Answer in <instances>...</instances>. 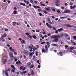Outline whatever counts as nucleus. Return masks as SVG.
Listing matches in <instances>:
<instances>
[{"label": "nucleus", "instance_id": "obj_48", "mask_svg": "<svg viewBox=\"0 0 76 76\" xmlns=\"http://www.w3.org/2000/svg\"><path fill=\"white\" fill-rule=\"evenodd\" d=\"M48 21H51V20L49 18H48Z\"/></svg>", "mask_w": 76, "mask_h": 76}, {"label": "nucleus", "instance_id": "obj_3", "mask_svg": "<svg viewBox=\"0 0 76 76\" xmlns=\"http://www.w3.org/2000/svg\"><path fill=\"white\" fill-rule=\"evenodd\" d=\"M23 53L25 54V55H26V56H28V54H29V51L26 50H24L23 51Z\"/></svg>", "mask_w": 76, "mask_h": 76}, {"label": "nucleus", "instance_id": "obj_45", "mask_svg": "<svg viewBox=\"0 0 76 76\" xmlns=\"http://www.w3.org/2000/svg\"><path fill=\"white\" fill-rule=\"evenodd\" d=\"M73 4H74L73 3L70 2V5H71V6H72V5H73Z\"/></svg>", "mask_w": 76, "mask_h": 76}, {"label": "nucleus", "instance_id": "obj_53", "mask_svg": "<svg viewBox=\"0 0 76 76\" xmlns=\"http://www.w3.org/2000/svg\"><path fill=\"white\" fill-rule=\"evenodd\" d=\"M34 2L35 4H38V3L37 2V1H34Z\"/></svg>", "mask_w": 76, "mask_h": 76}, {"label": "nucleus", "instance_id": "obj_38", "mask_svg": "<svg viewBox=\"0 0 76 76\" xmlns=\"http://www.w3.org/2000/svg\"><path fill=\"white\" fill-rule=\"evenodd\" d=\"M29 34V33H26V35H27V36H28V35Z\"/></svg>", "mask_w": 76, "mask_h": 76}, {"label": "nucleus", "instance_id": "obj_59", "mask_svg": "<svg viewBox=\"0 0 76 76\" xmlns=\"http://www.w3.org/2000/svg\"><path fill=\"white\" fill-rule=\"evenodd\" d=\"M14 10H17L18 9H17V8L16 7H15L14 8Z\"/></svg>", "mask_w": 76, "mask_h": 76}, {"label": "nucleus", "instance_id": "obj_11", "mask_svg": "<svg viewBox=\"0 0 76 76\" xmlns=\"http://www.w3.org/2000/svg\"><path fill=\"white\" fill-rule=\"evenodd\" d=\"M43 12H44L45 14H46V15H48V14H49V13L46 11H45V10H44Z\"/></svg>", "mask_w": 76, "mask_h": 76}, {"label": "nucleus", "instance_id": "obj_6", "mask_svg": "<svg viewBox=\"0 0 76 76\" xmlns=\"http://www.w3.org/2000/svg\"><path fill=\"white\" fill-rule=\"evenodd\" d=\"M66 26H67V27H71V28H72L73 27V25H71L70 24H66Z\"/></svg>", "mask_w": 76, "mask_h": 76}, {"label": "nucleus", "instance_id": "obj_21", "mask_svg": "<svg viewBox=\"0 0 76 76\" xmlns=\"http://www.w3.org/2000/svg\"><path fill=\"white\" fill-rule=\"evenodd\" d=\"M31 73L33 74V75H35V72H34L33 70H32L31 71Z\"/></svg>", "mask_w": 76, "mask_h": 76}, {"label": "nucleus", "instance_id": "obj_19", "mask_svg": "<svg viewBox=\"0 0 76 76\" xmlns=\"http://www.w3.org/2000/svg\"><path fill=\"white\" fill-rule=\"evenodd\" d=\"M12 26H15V24H16V22H12Z\"/></svg>", "mask_w": 76, "mask_h": 76}, {"label": "nucleus", "instance_id": "obj_7", "mask_svg": "<svg viewBox=\"0 0 76 76\" xmlns=\"http://www.w3.org/2000/svg\"><path fill=\"white\" fill-rule=\"evenodd\" d=\"M60 3V1H59V0H57L55 2L56 4H56V6H59L58 4V3Z\"/></svg>", "mask_w": 76, "mask_h": 76}, {"label": "nucleus", "instance_id": "obj_42", "mask_svg": "<svg viewBox=\"0 0 76 76\" xmlns=\"http://www.w3.org/2000/svg\"><path fill=\"white\" fill-rule=\"evenodd\" d=\"M51 34H48V37H50L51 36Z\"/></svg>", "mask_w": 76, "mask_h": 76}, {"label": "nucleus", "instance_id": "obj_27", "mask_svg": "<svg viewBox=\"0 0 76 76\" xmlns=\"http://www.w3.org/2000/svg\"><path fill=\"white\" fill-rule=\"evenodd\" d=\"M58 39H56L54 40L55 42H58Z\"/></svg>", "mask_w": 76, "mask_h": 76}, {"label": "nucleus", "instance_id": "obj_44", "mask_svg": "<svg viewBox=\"0 0 76 76\" xmlns=\"http://www.w3.org/2000/svg\"><path fill=\"white\" fill-rule=\"evenodd\" d=\"M53 46H57V44H53Z\"/></svg>", "mask_w": 76, "mask_h": 76}, {"label": "nucleus", "instance_id": "obj_10", "mask_svg": "<svg viewBox=\"0 0 76 76\" xmlns=\"http://www.w3.org/2000/svg\"><path fill=\"white\" fill-rule=\"evenodd\" d=\"M10 57L11 58H13V53H11L10 54Z\"/></svg>", "mask_w": 76, "mask_h": 76}, {"label": "nucleus", "instance_id": "obj_40", "mask_svg": "<svg viewBox=\"0 0 76 76\" xmlns=\"http://www.w3.org/2000/svg\"><path fill=\"white\" fill-rule=\"evenodd\" d=\"M23 66H21L20 67V70H22V69H23Z\"/></svg>", "mask_w": 76, "mask_h": 76}, {"label": "nucleus", "instance_id": "obj_26", "mask_svg": "<svg viewBox=\"0 0 76 76\" xmlns=\"http://www.w3.org/2000/svg\"><path fill=\"white\" fill-rule=\"evenodd\" d=\"M31 62H29V63L27 64L28 66H31Z\"/></svg>", "mask_w": 76, "mask_h": 76}, {"label": "nucleus", "instance_id": "obj_63", "mask_svg": "<svg viewBox=\"0 0 76 76\" xmlns=\"http://www.w3.org/2000/svg\"><path fill=\"white\" fill-rule=\"evenodd\" d=\"M65 6H67L68 5V4H67V3H65Z\"/></svg>", "mask_w": 76, "mask_h": 76}, {"label": "nucleus", "instance_id": "obj_25", "mask_svg": "<svg viewBox=\"0 0 76 76\" xmlns=\"http://www.w3.org/2000/svg\"><path fill=\"white\" fill-rule=\"evenodd\" d=\"M65 49L66 50L67 48H68V45H65Z\"/></svg>", "mask_w": 76, "mask_h": 76}, {"label": "nucleus", "instance_id": "obj_13", "mask_svg": "<svg viewBox=\"0 0 76 76\" xmlns=\"http://www.w3.org/2000/svg\"><path fill=\"white\" fill-rule=\"evenodd\" d=\"M21 43L23 44H25L26 43V42L25 41V40H23L21 41Z\"/></svg>", "mask_w": 76, "mask_h": 76}, {"label": "nucleus", "instance_id": "obj_9", "mask_svg": "<svg viewBox=\"0 0 76 76\" xmlns=\"http://www.w3.org/2000/svg\"><path fill=\"white\" fill-rule=\"evenodd\" d=\"M45 10H46V11H48H48H50V10H51L50 9V7H49L47 8Z\"/></svg>", "mask_w": 76, "mask_h": 76}, {"label": "nucleus", "instance_id": "obj_18", "mask_svg": "<svg viewBox=\"0 0 76 76\" xmlns=\"http://www.w3.org/2000/svg\"><path fill=\"white\" fill-rule=\"evenodd\" d=\"M30 54L29 55V56H30L31 57H32V56H33V54H32V53H30Z\"/></svg>", "mask_w": 76, "mask_h": 76}, {"label": "nucleus", "instance_id": "obj_31", "mask_svg": "<svg viewBox=\"0 0 76 76\" xmlns=\"http://www.w3.org/2000/svg\"><path fill=\"white\" fill-rule=\"evenodd\" d=\"M37 50V48H34V49H33V51H35V50Z\"/></svg>", "mask_w": 76, "mask_h": 76}, {"label": "nucleus", "instance_id": "obj_32", "mask_svg": "<svg viewBox=\"0 0 76 76\" xmlns=\"http://www.w3.org/2000/svg\"><path fill=\"white\" fill-rule=\"evenodd\" d=\"M15 15H16L17 14V11H15L14 12Z\"/></svg>", "mask_w": 76, "mask_h": 76}, {"label": "nucleus", "instance_id": "obj_58", "mask_svg": "<svg viewBox=\"0 0 76 76\" xmlns=\"http://www.w3.org/2000/svg\"><path fill=\"white\" fill-rule=\"evenodd\" d=\"M60 19H65V17H61L60 18Z\"/></svg>", "mask_w": 76, "mask_h": 76}, {"label": "nucleus", "instance_id": "obj_23", "mask_svg": "<svg viewBox=\"0 0 76 76\" xmlns=\"http://www.w3.org/2000/svg\"><path fill=\"white\" fill-rule=\"evenodd\" d=\"M34 67V65H32L31 66V67L30 68V69H32Z\"/></svg>", "mask_w": 76, "mask_h": 76}, {"label": "nucleus", "instance_id": "obj_49", "mask_svg": "<svg viewBox=\"0 0 76 76\" xmlns=\"http://www.w3.org/2000/svg\"><path fill=\"white\" fill-rule=\"evenodd\" d=\"M12 47H10L9 48V49H10V50L11 51V50L12 49Z\"/></svg>", "mask_w": 76, "mask_h": 76}, {"label": "nucleus", "instance_id": "obj_46", "mask_svg": "<svg viewBox=\"0 0 76 76\" xmlns=\"http://www.w3.org/2000/svg\"><path fill=\"white\" fill-rule=\"evenodd\" d=\"M18 64L19 63V64H21V62H20V61L18 60Z\"/></svg>", "mask_w": 76, "mask_h": 76}, {"label": "nucleus", "instance_id": "obj_2", "mask_svg": "<svg viewBox=\"0 0 76 76\" xmlns=\"http://www.w3.org/2000/svg\"><path fill=\"white\" fill-rule=\"evenodd\" d=\"M11 67H12V68H13L11 70V73H12V72H13V73H15V70H16V69H15V67L13 65H11Z\"/></svg>", "mask_w": 76, "mask_h": 76}, {"label": "nucleus", "instance_id": "obj_20", "mask_svg": "<svg viewBox=\"0 0 76 76\" xmlns=\"http://www.w3.org/2000/svg\"><path fill=\"white\" fill-rule=\"evenodd\" d=\"M58 37H60V36H58V35L53 37V38H54V39H56V38H58Z\"/></svg>", "mask_w": 76, "mask_h": 76}, {"label": "nucleus", "instance_id": "obj_30", "mask_svg": "<svg viewBox=\"0 0 76 76\" xmlns=\"http://www.w3.org/2000/svg\"><path fill=\"white\" fill-rule=\"evenodd\" d=\"M11 51H12V52H13V53L15 52V50H14V49H12L11 50Z\"/></svg>", "mask_w": 76, "mask_h": 76}, {"label": "nucleus", "instance_id": "obj_12", "mask_svg": "<svg viewBox=\"0 0 76 76\" xmlns=\"http://www.w3.org/2000/svg\"><path fill=\"white\" fill-rule=\"evenodd\" d=\"M63 30V29L62 28H61L58 30V31L59 32H60L61 31H62Z\"/></svg>", "mask_w": 76, "mask_h": 76}, {"label": "nucleus", "instance_id": "obj_1", "mask_svg": "<svg viewBox=\"0 0 76 76\" xmlns=\"http://www.w3.org/2000/svg\"><path fill=\"white\" fill-rule=\"evenodd\" d=\"M33 7L35 9H37H37H38V12H43L42 10L41 9V7L38 6L33 5Z\"/></svg>", "mask_w": 76, "mask_h": 76}, {"label": "nucleus", "instance_id": "obj_60", "mask_svg": "<svg viewBox=\"0 0 76 76\" xmlns=\"http://www.w3.org/2000/svg\"><path fill=\"white\" fill-rule=\"evenodd\" d=\"M38 68H39V69L40 67H41V66L39 65H38Z\"/></svg>", "mask_w": 76, "mask_h": 76}, {"label": "nucleus", "instance_id": "obj_50", "mask_svg": "<svg viewBox=\"0 0 76 76\" xmlns=\"http://www.w3.org/2000/svg\"><path fill=\"white\" fill-rule=\"evenodd\" d=\"M52 10L53 11V12H56V11L55 10V9H53Z\"/></svg>", "mask_w": 76, "mask_h": 76}, {"label": "nucleus", "instance_id": "obj_62", "mask_svg": "<svg viewBox=\"0 0 76 76\" xmlns=\"http://www.w3.org/2000/svg\"><path fill=\"white\" fill-rule=\"evenodd\" d=\"M36 32H39V31L38 30H36Z\"/></svg>", "mask_w": 76, "mask_h": 76}, {"label": "nucleus", "instance_id": "obj_28", "mask_svg": "<svg viewBox=\"0 0 76 76\" xmlns=\"http://www.w3.org/2000/svg\"><path fill=\"white\" fill-rule=\"evenodd\" d=\"M59 54H60L61 56H63V54L62 53V52H60Z\"/></svg>", "mask_w": 76, "mask_h": 76}, {"label": "nucleus", "instance_id": "obj_33", "mask_svg": "<svg viewBox=\"0 0 76 76\" xmlns=\"http://www.w3.org/2000/svg\"><path fill=\"white\" fill-rule=\"evenodd\" d=\"M26 67H24L23 68L22 70H23V71H24V70H26Z\"/></svg>", "mask_w": 76, "mask_h": 76}, {"label": "nucleus", "instance_id": "obj_15", "mask_svg": "<svg viewBox=\"0 0 76 76\" xmlns=\"http://www.w3.org/2000/svg\"><path fill=\"white\" fill-rule=\"evenodd\" d=\"M5 75H6V76H9V73L7 72V71H5Z\"/></svg>", "mask_w": 76, "mask_h": 76}, {"label": "nucleus", "instance_id": "obj_14", "mask_svg": "<svg viewBox=\"0 0 76 76\" xmlns=\"http://www.w3.org/2000/svg\"><path fill=\"white\" fill-rule=\"evenodd\" d=\"M65 35L66 37H69V35L67 34H64L62 35L63 37H64Z\"/></svg>", "mask_w": 76, "mask_h": 76}, {"label": "nucleus", "instance_id": "obj_8", "mask_svg": "<svg viewBox=\"0 0 76 76\" xmlns=\"http://www.w3.org/2000/svg\"><path fill=\"white\" fill-rule=\"evenodd\" d=\"M76 5H74V6H73V7L72 6H70V9H75V8H76Z\"/></svg>", "mask_w": 76, "mask_h": 76}, {"label": "nucleus", "instance_id": "obj_61", "mask_svg": "<svg viewBox=\"0 0 76 76\" xmlns=\"http://www.w3.org/2000/svg\"><path fill=\"white\" fill-rule=\"evenodd\" d=\"M24 23L25 24H28V23L26 21H24Z\"/></svg>", "mask_w": 76, "mask_h": 76}, {"label": "nucleus", "instance_id": "obj_52", "mask_svg": "<svg viewBox=\"0 0 76 76\" xmlns=\"http://www.w3.org/2000/svg\"><path fill=\"white\" fill-rule=\"evenodd\" d=\"M4 73H5V71L4 70H3V74H4Z\"/></svg>", "mask_w": 76, "mask_h": 76}, {"label": "nucleus", "instance_id": "obj_16", "mask_svg": "<svg viewBox=\"0 0 76 76\" xmlns=\"http://www.w3.org/2000/svg\"><path fill=\"white\" fill-rule=\"evenodd\" d=\"M20 5H21V6H23L24 7H25V4L24 3V4L23 3H21L20 4Z\"/></svg>", "mask_w": 76, "mask_h": 76}, {"label": "nucleus", "instance_id": "obj_56", "mask_svg": "<svg viewBox=\"0 0 76 76\" xmlns=\"http://www.w3.org/2000/svg\"><path fill=\"white\" fill-rule=\"evenodd\" d=\"M69 52L70 53H73V51L72 50H69Z\"/></svg>", "mask_w": 76, "mask_h": 76}, {"label": "nucleus", "instance_id": "obj_24", "mask_svg": "<svg viewBox=\"0 0 76 76\" xmlns=\"http://www.w3.org/2000/svg\"><path fill=\"white\" fill-rule=\"evenodd\" d=\"M47 26L50 29H51V28H51L52 26H51L50 24H49Z\"/></svg>", "mask_w": 76, "mask_h": 76}, {"label": "nucleus", "instance_id": "obj_54", "mask_svg": "<svg viewBox=\"0 0 76 76\" xmlns=\"http://www.w3.org/2000/svg\"><path fill=\"white\" fill-rule=\"evenodd\" d=\"M57 13H60L61 12H60V10H58V11H57Z\"/></svg>", "mask_w": 76, "mask_h": 76}, {"label": "nucleus", "instance_id": "obj_29", "mask_svg": "<svg viewBox=\"0 0 76 76\" xmlns=\"http://www.w3.org/2000/svg\"><path fill=\"white\" fill-rule=\"evenodd\" d=\"M74 38V40H76V36H75L73 37Z\"/></svg>", "mask_w": 76, "mask_h": 76}, {"label": "nucleus", "instance_id": "obj_34", "mask_svg": "<svg viewBox=\"0 0 76 76\" xmlns=\"http://www.w3.org/2000/svg\"><path fill=\"white\" fill-rule=\"evenodd\" d=\"M37 58H36V57H35V56H34L33 57V59H36Z\"/></svg>", "mask_w": 76, "mask_h": 76}, {"label": "nucleus", "instance_id": "obj_43", "mask_svg": "<svg viewBox=\"0 0 76 76\" xmlns=\"http://www.w3.org/2000/svg\"><path fill=\"white\" fill-rule=\"evenodd\" d=\"M10 69L9 68L8 69V70H6V71H7V72H9L10 71Z\"/></svg>", "mask_w": 76, "mask_h": 76}, {"label": "nucleus", "instance_id": "obj_37", "mask_svg": "<svg viewBox=\"0 0 76 76\" xmlns=\"http://www.w3.org/2000/svg\"><path fill=\"white\" fill-rule=\"evenodd\" d=\"M7 2H8V4H10V2H11V1L8 0Z\"/></svg>", "mask_w": 76, "mask_h": 76}, {"label": "nucleus", "instance_id": "obj_4", "mask_svg": "<svg viewBox=\"0 0 76 76\" xmlns=\"http://www.w3.org/2000/svg\"><path fill=\"white\" fill-rule=\"evenodd\" d=\"M69 12H71V11L70 10H67L64 11L63 13H69Z\"/></svg>", "mask_w": 76, "mask_h": 76}, {"label": "nucleus", "instance_id": "obj_17", "mask_svg": "<svg viewBox=\"0 0 76 76\" xmlns=\"http://www.w3.org/2000/svg\"><path fill=\"white\" fill-rule=\"evenodd\" d=\"M28 38H29L30 39H32V36H31L30 35H29L28 37Z\"/></svg>", "mask_w": 76, "mask_h": 76}, {"label": "nucleus", "instance_id": "obj_47", "mask_svg": "<svg viewBox=\"0 0 76 76\" xmlns=\"http://www.w3.org/2000/svg\"><path fill=\"white\" fill-rule=\"evenodd\" d=\"M14 58L15 59V61L16 62V61H18V59H15V58Z\"/></svg>", "mask_w": 76, "mask_h": 76}, {"label": "nucleus", "instance_id": "obj_39", "mask_svg": "<svg viewBox=\"0 0 76 76\" xmlns=\"http://www.w3.org/2000/svg\"><path fill=\"white\" fill-rule=\"evenodd\" d=\"M30 2L31 3H34V1L32 0H31L30 1Z\"/></svg>", "mask_w": 76, "mask_h": 76}, {"label": "nucleus", "instance_id": "obj_22", "mask_svg": "<svg viewBox=\"0 0 76 76\" xmlns=\"http://www.w3.org/2000/svg\"><path fill=\"white\" fill-rule=\"evenodd\" d=\"M32 37L34 39H37V37H36V36L35 35L33 36Z\"/></svg>", "mask_w": 76, "mask_h": 76}, {"label": "nucleus", "instance_id": "obj_36", "mask_svg": "<svg viewBox=\"0 0 76 76\" xmlns=\"http://www.w3.org/2000/svg\"><path fill=\"white\" fill-rule=\"evenodd\" d=\"M35 54L36 56H38V51H37L36 52Z\"/></svg>", "mask_w": 76, "mask_h": 76}, {"label": "nucleus", "instance_id": "obj_57", "mask_svg": "<svg viewBox=\"0 0 76 76\" xmlns=\"http://www.w3.org/2000/svg\"><path fill=\"white\" fill-rule=\"evenodd\" d=\"M26 72H27V71H25V72H24L23 73V74H26Z\"/></svg>", "mask_w": 76, "mask_h": 76}, {"label": "nucleus", "instance_id": "obj_35", "mask_svg": "<svg viewBox=\"0 0 76 76\" xmlns=\"http://www.w3.org/2000/svg\"><path fill=\"white\" fill-rule=\"evenodd\" d=\"M42 53H44V52H45V50H44V49H43L42 50Z\"/></svg>", "mask_w": 76, "mask_h": 76}, {"label": "nucleus", "instance_id": "obj_55", "mask_svg": "<svg viewBox=\"0 0 76 76\" xmlns=\"http://www.w3.org/2000/svg\"><path fill=\"white\" fill-rule=\"evenodd\" d=\"M53 30H55V31H56V28L55 27H53Z\"/></svg>", "mask_w": 76, "mask_h": 76}, {"label": "nucleus", "instance_id": "obj_5", "mask_svg": "<svg viewBox=\"0 0 76 76\" xmlns=\"http://www.w3.org/2000/svg\"><path fill=\"white\" fill-rule=\"evenodd\" d=\"M1 38L3 39V38H4L5 37H6L7 36V35L6 34V33H5L4 34H3V35L1 34Z\"/></svg>", "mask_w": 76, "mask_h": 76}, {"label": "nucleus", "instance_id": "obj_64", "mask_svg": "<svg viewBox=\"0 0 76 76\" xmlns=\"http://www.w3.org/2000/svg\"><path fill=\"white\" fill-rule=\"evenodd\" d=\"M14 54L15 55H17V54H18V53H17L16 52L14 53Z\"/></svg>", "mask_w": 76, "mask_h": 76}, {"label": "nucleus", "instance_id": "obj_51", "mask_svg": "<svg viewBox=\"0 0 76 76\" xmlns=\"http://www.w3.org/2000/svg\"><path fill=\"white\" fill-rule=\"evenodd\" d=\"M39 15H40V16H42V14H41V13H39Z\"/></svg>", "mask_w": 76, "mask_h": 76}, {"label": "nucleus", "instance_id": "obj_41", "mask_svg": "<svg viewBox=\"0 0 76 76\" xmlns=\"http://www.w3.org/2000/svg\"><path fill=\"white\" fill-rule=\"evenodd\" d=\"M46 44L48 45H50V43H49L48 42H46Z\"/></svg>", "mask_w": 76, "mask_h": 76}]
</instances>
